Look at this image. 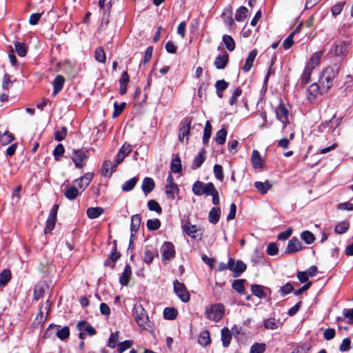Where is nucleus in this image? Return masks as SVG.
Masks as SVG:
<instances>
[{
  "mask_svg": "<svg viewBox=\"0 0 353 353\" xmlns=\"http://www.w3.org/2000/svg\"><path fill=\"white\" fill-rule=\"evenodd\" d=\"M336 75V71L332 67H327L322 71L319 81L322 90L327 91L331 88Z\"/></svg>",
  "mask_w": 353,
  "mask_h": 353,
  "instance_id": "nucleus-1",
  "label": "nucleus"
},
{
  "mask_svg": "<svg viewBox=\"0 0 353 353\" xmlns=\"http://www.w3.org/2000/svg\"><path fill=\"white\" fill-rule=\"evenodd\" d=\"M224 306L221 303H216L208 306L205 314L207 319L214 322L219 321L224 313Z\"/></svg>",
  "mask_w": 353,
  "mask_h": 353,
  "instance_id": "nucleus-2",
  "label": "nucleus"
},
{
  "mask_svg": "<svg viewBox=\"0 0 353 353\" xmlns=\"http://www.w3.org/2000/svg\"><path fill=\"white\" fill-rule=\"evenodd\" d=\"M133 315L137 323L140 327L147 329V327H149L148 316L141 305L134 306Z\"/></svg>",
  "mask_w": 353,
  "mask_h": 353,
  "instance_id": "nucleus-3",
  "label": "nucleus"
},
{
  "mask_svg": "<svg viewBox=\"0 0 353 353\" xmlns=\"http://www.w3.org/2000/svg\"><path fill=\"white\" fill-rule=\"evenodd\" d=\"M214 184L211 182L204 183L200 181H196L192 186V192L197 196L205 194L210 196V193L214 187Z\"/></svg>",
  "mask_w": 353,
  "mask_h": 353,
  "instance_id": "nucleus-4",
  "label": "nucleus"
},
{
  "mask_svg": "<svg viewBox=\"0 0 353 353\" xmlns=\"http://www.w3.org/2000/svg\"><path fill=\"white\" fill-rule=\"evenodd\" d=\"M174 291L176 295L184 303L190 301V296L186 287L183 283L179 282L178 280H174L173 282Z\"/></svg>",
  "mask_w": 353,
  "mask_h": 353,
  "instance_id": "nucleus-5",
  "label": "nucleus"
},
{
  "mask_svg": "<svg viewBox=\"0 0 353 353\" xmlns=\"http://www.w3.org/2000/svg\"><path fill=\"white\" fill-rule=\"evenodd\" d=\"M276 119L283 123V128H285L289 123V111L284 105L281 103L275 109Z\"/></svg>",
  "mask_w": 353,
  "mask_h": 353,
  "instance_id": "nucleus-6",
  "label": "nucleus"
},
{
  "mask_svg": "<svg viewBox=\"0 0 353 353\" xmlns=\"http://www.w3.org/2000/svg\"><path fill=\"white\" fill-rule=\"evenodd\" d=\"M72 159L77 168H82L84 166L83 162L88 159V151L85 150H74Z\"/></svg>",
  "mask_w": 353,
  "mask_h": 353,
  "instance_id": "nucleus-7",
  "label": "nucleus"
},
{
  "mask_svg": "<svg viewBox=\"0 0 353 353\" xmlns=\"http://www.w3.org/2000/svg\"><path fill=\"white\" fill-rule=\"evenodd\" d=\"M58 209L59 205H54L51 208L44 230L46 234L50 232L54 228Z\"/></svg>",
  "mask_w": 353,
  "mask_h": 353,
  "instance_id": "nucleus-8",
  "label": "nucleus"
},
{
  "mask_svg": "<svg viewBox=\"0 0 353 353\" xmlns=\"http://www.w3.org/2000/svg\"><path fill=\"white\" fill-rule=\"evenodd\" d=\"M162 260L168 261L175 256L174 245L170 242H165L161 246Z\"/></svg>",
  "mask_w": 353,
  "mask_h": 353,
  "instance_id": "nucleus-9",
  "label": "nucleus"
},
{
  "mask_svg": "<svg viewBox=\"0 0 353 353\" xmlns=\"http://www.w3.org/2000/svg\"><path fill=\"white\" fill-rule=\"evenodd\" d=\"M324 90H322L321 86L318 83H312L310 85V87L307 90L306 97L307 99L310 102H314L316 97L324 92Z\"/></svg>",
  "mask_w": 353,
  "mask_h": 353,
  "instance_id": "nucleus-10",
  "label": "nucleus"
},
{
  "mask_svg": "<svg viewBox=\"0 0 353 353\" xmlns=\"http://www.w3.org/2000/svg\"><path fill=\"white\" fill-rule=\"evenodd\" d=\"M94 176V174L92 172H87L83 176L79 177L74 181L77 183L79 189L81 192H83L86 188L89 185Z\"/></svg>",
  "mask_w": 353,
  "mask_h": 353,
  "instance_id": "nucleus-11",
  "label": "nucleus"
},
{
  "mask_svg": "<svg viewBox=\"0 0 353 353\" xmlns=\"http://www.w3.org/2000/svg\"><path fill=\"white\" fill-rule=\"evenodd\" d=\"M52 331H54L57 336L61 340H65L70 336V330L67 326L59 329V326L51 325L48 328L46 333Z\"/></svg>",
  "mask_w": 353,
  "mask_h": 353,
  "instance_id": "nucleus-12",
  "label": "nucleus"
},
{
  "mask_svg": "<svg viewBox=\"0 0 353 353\" xmlns=\"http://www.w3.org/2000/svg\"><path fill=\"white\" fill-rule=\"evenodd\" d=\"M303 249L301 242L296 238L293 237L288 241L285 253L292 254L297 252Z\"/></svg>",
  "mask_w": 353,
  "mask_h": 353,
  "instance_id": "nucleus-13",
  "label": "nucleus"
},
{
  "mask_svg": "<svg viewBox=\"0 0 353 353\" xmlns=\"http://www.w3.org/2000/svg\"><path fill=\"white\" fill-rule=\"evenodd\" d=\"M141 217L139 214H134L131 217L130 224V243L132 241V239L136 235L137 231L139 229L141 224Z\"/></svg>",
  "mask_w": 353,
  "mask_h": 353,
  "instance_id": "nucleus-14",
  "label": "nucleus"
},
{
  "mask_svg": "<svg viewBox=\"0 0 353 353\" xmlns=\"http://www.w3.org/2000/svg\"><path fill=\"white\" fill-rule=\"evenodd\" d=\"M323 54L324 50H323L315 52L311 55L307 65L312 69H314L320 63V61Z\"/></svg>",
  "mask_w": 353,
  "mask_h": 353,
  "instance_id": "nucleus-15",
  "label": "nucleus"
},
{
  "mask_svg": "<svg viewBox=\"0 0 353 353\" xmlns=\"http://www.w3.org/2000/svg\"><path fill=\"white\" fill-rule=\"evenodd\" d=\"M229 59V55L226 52H224L222 54H219L214 61V65L219 70L224 69Z\"/></svg>",
  "mask_w": 353,
  "mask_h": 353,
  "instance_id": "nucleus-16",
  "label": "nucleus"
},
{
  "mask_svg": "<svg viewBox=\"0 0 353 353\" xmlns=\"http://www.w3.org/2000/svg\"><path fill=\"white\" fill-rule=\"evenodd\" d=\"M132 276V269L129 264L125 266L124 270L119 278V283L121 285H128Z\"/></svg>",
  "mask_w": 353,
  "mask_h": 353,
  "instance_id": "nucleus-17",
  "label": "nucleus"
},
{
  "mask_svg": "<svg viewBox=\"0 0 353 353\" xmlns=\"http://www.w3.org/2000/svg\"><path fill=\"white\" fill-rule=\"evenodd\" d=\"M81 191L76 186L72 185L67 187L64 190L65 196L69 200H74L80 194Z\"/></svg>",
  "mask_w": 353,
  "mask_h": 353,
  "instance_id": "nucleus-18",
  "label": "nucleus"
},
{
  "mask_svg": "<svg viewBox=\"0 0 353 353\" xmlns=\"http://www.w3.org/2000/svg\"><path fill=\"white\" fill-rule=\"evenodd\" d=\"M155 254H157L156 248H152V245H146L143 256L144 262L148 264L150 263L153 261Z\"/></svg>",
  "mask_w": 353,
  "mask_h": 353,
  "instance_id": "nucleus-19",
  "label": "nucleus"
},
{
  "mask_svg": "<svg viewBox=\"0 0 353 353\" xmlns=\"http://www.w3.org/2000/svg\"><path fill=\"white\" fill-rule=\"evenodd\" d=\"M257 55V50L256 49L252 50L250 53L248 57H247L245 60V63L243 67V70L245 72H248L250 70L253 65V63L254 61V59Z\"/></svg>",
  "mask_w": 353,
  "mask_h": 353,
  "instance_id": "nucleus-20",
  "label": "nucleus"
},
{
  "mask_svg": "<svg viewBox=\"0 0 353 353\" xmlns=\"http://www.w3.org/2000/svg\"><path fill=\"white\" fill-rule=\"evenodd\" d=\"M65 78L62 75H58L55 77L53 82V96H56L63 88Z\"/></svg>",
  "mask_w": 353,
  "mask_h": 353,
  "instance_id": "nucleus-21",
  "label": "nucleus"
},
{
  "mask_svg": "<svg viewBox=\"0 0 353 353\" xmlns=\"http://www.w3.org/2000/svg\"><path fill=\"white\" fill-rule=\"evenodd\" d=\"M252 166L255 169L261 168L263 165V159L259 151L253 150L251 157Z\"/></svg>",
  "mask_w": 353,
  "mask_h": 353,
  "instance_id": "nucleus-22",
  "label": "nucleus"
},
{
  "mask_svg": "<svg viewBox=\"0 0 353 353\" xmlns=\"http://www.w3.org/2000/svg\"><path fill=\"white\" fill-rule=\"evenodd\" d=\"M121 254L117 251L116 246L113 249L111 252L109 258L105 261V265L111 267L112 268H114L115 262L120 258Z\"/></svg>",
  "mask_w": 353,
  "mask_h": 353,
  "instance_id": "nucleus-23",
  "label": "nucleus"
},
{
  "mask_svg": "<svg viewBox=\"0 0 353 353\" xmlns=\"http://www.w3.org/2000/svg\"><path fill=\"white\" fill-rule=\"evenodd\" d=\"M190 125L191 121L188 120L185 121V122L183 124H182L179 129V132L178 135L179 141H183L184 138L188 136L190 130Z\"/></svg>",
  "mask_w": 353,
  "mask_h": 353,
  "instance_id": "nucleus-24",
  "label": "nucleus"
},
{
  "mask_svg": "<svg viewBox=\"0 0 353 353\" xmlns=\"http://www.w3.org/2000/svg\"><path fill=\"white\" fill-rule=\"evenodd\" d=\"M205 150L202 149L195 157L192 165V168L193 169H197L202 165V163L204 162L205 159Z\"/></svg>",
  "mask_w": 353,
  "mask_h": 353,
  "instance_id": "nucleus-25",
  "label": "nucleus"
},
{
  "mask_svg": "<svg viewBox=\"0 0 353 353\" xmlns=\"http://www.w3.org/2000/svg\"><path fill=\"white\" fill-rule=\"evenodd\" d=\"M77 327L79 331L87 332L90 336H93L96 334L95 329L85 321H80L77 323Z\"/></svg>",
  "mask_w": 353,
  "mask_h": 353,
  "instance_id": "nucleus-26",
  "label": "nucleus"
},
{
  "mask_svg": "<svg viewBox=\"0 0 353 353\" xmlns=\"http://www.w3.org/2000/svg\"><path fill=\"white\" fill-rule=\"evenodd\" d=\"M155 184L154 180L150 177H145L142 183V190L145 194L151 192L154 188Z\"/></svg>",
  "mask_w": 353,
  "mask_h": 353,
  "instance_id": "nucleus-27",
  "label": "nucleus"
},
{
  "mask_svg": "<svg viewBox=\"0 0 353 353\" xmlns=\"http://www.w3.org/2000/svg\"><path fill=\"white\" fill-rule=\"evenodd\" d=\"M115 168L114 163H112L110 161H105L102 165L101 172L104 176H110L114 172Z\"/></svg>",
  "mask_w": 353,
  "mask_h": 353,
  "instance_id": "nucleus-28",
  "label": "nucleus"
},
{
  "mask_svg": "<svg viewBox=\"0 0 353 353\" xmlns=\"http://www.w3.org/2000/svg\"><path fill=\"white\" fill-rule=\"evenodd\" d=\"M221 216V210L219 208H212L209 212L208 219L212 224H216L219 222Z\"/></svg>",
  "mask_w": 353,
  "mask_h": 353,
  "instance_id": "nucleus-29",
  "label": "nucleus"
},
{
  "mask_svg": "<svg viewBox=\"0 0 353 353\" xmlns=\"http://www.w3.org/2000/svg\"><path fill=\"white\" fill-rule=\"evenodd\" d=\"M104 212L103 208L101 207L89 208L87 209L86 214L88 218L91 219H97Z\"/></svg>",
  "mask_w": 353,
  "mask_h": 353,
  "instance_id": "nucleus-30",
  "label": "nucleus"
},
{
  "mask_svg": "<svg viewBox=\"0 0 353 353\" xmlns=\"http://www.w3.org/2000/svg\"><path fill=\"white\" fill-rule=\"evenodd\" d=\"M343 316H338L336 318V321L338 322L343 321H345V319H347V323L349 324L353 323V308L352 309H347L345 308L343 310Z\"/></svg>",
  "mask_w": 353,
  "mask_h": 353,
  "instance_id": "nucleus-31",
  "label": "nucleus"
},
{
  "mask_svg": "<svg viewBox=\"0 0 353 353\" xmlns=\"http://www.w3.org/2000/svg\"><path fill=\"white\" fill-rule=\"evenodd\" d=\"M254 187L262 194H266L268 191L272 188V185L268 181L265 182L256 181L254 183Z\"/></svg>",
  "mask_w": 353,
  "mask_h": 353,
  "instance_id": "nucleus-32",
  "label": "nucleus"
},
{
  "mask_svg": "<svg viewBox=\"0 0 353 353\" xmlns=\"http://www.w3.org/2000/svg\"><path fill=\"white\" fill-rule=\"evenodd\" d=\"M232 339L230 330L228 327H223L221 330V341L223 347H226L230 345Z\"/></svg>",
  "mask_w": 353,
  "mask_h": 353,
  "instance_id": "nucleus-33",
  "label": "nucleus"
},
{
  "mask_svg": "<svg viewBox=\"0 0 353 353\" xmlns=\"http://www.w3.org/2000/svg\"><path fill=\"white\" fill-rule=\"evenodd\" d=\"M179 188L176 184L175 185H165V193L167 196L173 200L175 198V194L179 193Z\"/></svg>",
  "mask_w": 353,
  "mask_h": 353,
  "instance_id": "nucleus-34",
  "label": "nucleus"
},
{
  "mask_svg": "<svg viewBox=\"0 0 353 353\" xmlns=\"http://www.w3.org/2000/svg\"><path fill=\"white\" fill-rule=\"evenodd\" d=\"M11 279V272L8 269L3 270L0 274V287H4Z\"/></svg>",
  "mask_w": 353,
  "mask_h": 353,
  "instance_id": "nucleus-35",
  "label": "nucleus"
},
{
  "mask_svg": "<svg viewBox=\"0 0 353 353\" xmlns=\"http://www.w3.org/2000/svg\"><path fill=\"white\" fill-rule=\"evenodd\" d=\"M246 268V265L243 261H237L234 264V268L232 271L234 273V276H239L241 273L245 271Z\"/></svg>",
  "mask_w": 353,
  "mask_h": 353,
  "instance_id": "nucleus-36",
  "label": "nucleus"
},
{
  "mask_svg": "<svg viewBox=\"0 0 353 353\" xmlns=\"http://www.w3.org/2000/svg\"><path fill=\"white\" fill-rule=\"evenodd\" d=\"M198 342L200 345L203 346H206L210 343V332L208 330H204L201 332Z\"/></svg>",
  "mask_w": 353,
  "mask_h": 353,
  "instance_id": "nucleus-37",
  "label": "nucleus"
},
{
  "mask_svg": "<svg viewBox=\"0 0 353 353\" xmlns=\"http://www.w3.org/2000/svg\"><path fill=\"white\" fill-rule=\"evenodd\" d=\"M333 50L336 56H343L347 51V43L345 42H341L335 44Z\"/></svg>",
  "mask_w": 353,
  "mask_h": 353,
  "instance_id": "nucleus-38",
  "label": "nucleus"
},
{
  "mask_svg": "<svg viewBox=\"0 0 353 353\" xmlns=\"http://www.w3.org/2000/svg\"><path fill=\"white\" fill-rule=\"evenodd\" d=\"M170 169L174 173H180L182 170L181 159L179 156H176L172 159Z\"/></svg>",
  "mask_w": 353,
  "mask_h": 353,
  "instance_id": "nucleus-39",
  "label": "nucleus"
},
{
  "mask_svg": "<svg viewBox=\"0 0 353 353\" xmlns=\"http://www.w3.org/2000/svg\"><path fill=\"white\" fill-rule=\"evenodd\" d=\"M280 322L274 318H269L263 321V325L266 329L275 330L280 325Z\"/></svg>",
  "mask_w": 353,
  "mask_h": 353,
  "instance_id": "nucleus-40",
  "label": "nucleus"
},
{
  "mask_svg": "<svg viewBox=\"0 0 353 353\" xmlns=\"http://www.w3.org/2000/svg\"><path fill=\"white\" fill-rule=\"evenodd\" d=\"M212 132V125L209 121H207L205 125V128L203 131V143L205 145H207L209 142V139L211 136Z\"/></svg>",
  "mask_w": 353,
  "mask_h": 353,
  "instance_id": "nucleus-41",
  "label": "nucleus"
},
{
  "mask_svg": "<svg viewBox=\"0 0 353 353\" xmlns=\"http://www.w3.org/2000/svg\"><path fill=\"white\" fill-rule=\"evenodd\" d=\"M248 14V10L244 6L240 7L236 12L234 18L237 21H241L244 20Z\"/></svg>",
  "mask_w": 353,
  "mask_h": 353,
  "instance_id": "nucleus-42",
  "label": "nucleus"
},
{
  "mask_svg": "<svg viewBox=\"0 0 353 353\" xmlns=\"http://www.w3.org/2000/svg\"><path fill=\"white\" fill-rule=\"evenodd\" d=\"M178 312L174 307H166L163 310V316L165 319L174 320L177 316Z\"/></svg>",
  "mask_w": 353,
  "mask_h": 353,
  "instance_id": "nucleus-43",
  "label": "nucleus"
},
{
  "mask_svg": "<svg viewBox=\"0 0 353 353\" xmlns=\"http://www.w3.org/2000/svg\"><path fill=\"white\" fill-rule=\"evenodd\" d=\"M16 52L20 57H25L27 54L28 46L24 43L16 42L14 43Z\"/></svg>",
  "mask_w": 353,
  "mask_h": 353,
  "instance_id": "nucleus-44",
  "label": "nucleus"
},
{
  "mask_svg": "<svg viewBox=\"0 0 353 353\" xmlns=\"http://www.w3.org/2000/svg\"><path fill=\"white\" fill-rule=\"evenodd\" d=\"M95 59L101 63H105L106 60L105 53L103 47H98L94 52Z\"/></svg>",
  "mask_w": 353,
  "mask_h": 353,
  "instance_id": "nucleus-45",
  "label": "nucleus"
},
{
  "mask_svg": "<svg viewBox=\"0 0 353 353\" xmlns=\"http://www.w3.org/2000/svg\"><path fill=\"white\" fill-rule=\"evenodd\" d=\"M223 41L227 48V49L232 52L235 48V42L233 39V38L228 34H225L223 36Z\"/></svg>",
  "mask_w": 353,
  "mask_h": 353,
  "instance_id": "nucleus-46",
  "label": "nucleus"
},
{
  "mask_svg": "<svg viewBox=\"0 0 353 353\" xmlns=\"http://www.w3.org/2000/svg\"><path fill=\"white\" fill-rule=\"evenodd\" d=\"M350 227V223L347 221H341L334 228L336 233L342 234L345 233Z\"/></svg>",
  "mask_w": 353,
  "mask_h": 353,
  "instance_id": "nucleus-47",
  "label": "nucleus"
},
{
  "mask_svg": "<svg viewBox=\"0 0 353 353\" xmlns=\"http://www.w3.org/2000/svg\"><path fill=\"white\" fill-rule=\"evenodd\" d=\"M138 178L134 176L130 180L125 181L122 185V190L125 192L132 190L138 181Z\"/></svg>",
  "mask_w": 353,
  "mask_h": 353,
  "instance_id": "nucleus-48",
  "label": "nucleus"
},
{
  "mask_svg": "<svg viewBox=\"0 0 353 353\" xmlns=\"http://www.w3.org/2000/svg\"><path fill=\"white\" fill-rule=\"evenodd\" d=\"M227 137V130L225 129H221L216 134L215 141L219 145L225 143Z\"/></svg>",
  "mask_w": 353,
  "mask_h": 353,
  "instance_id": "nucleus-49",
  "label": "nucleus"
},
{
  "mask_svg": "<svg viewBox=\"0 0 353 353\" xmlns=\"http://www.w3.org/2000/svg\"><path fill=\"white\" fill-rule=\"evenodd\" d=\"M13 139V135L8 131H5L3 134L0 133V143L3 145L10 143Z\"/></svg>",
  "mask_w": 353,
  "mask_h": 353,
  "instance_id": "nucleus-50",
  "label": "nucleus"
},
{
  "mask_svg": "<svg viewBox=\"0 0 353 353\" xmlns=\"http://www.w3.org/2000/svg\"><path fill=\"white\" fill-rule=\"evenodd\" d=\"M301 238L306 244H311L315 241L314 235L310 231H303L301 234Z\"/></svg>",
  "mask_w": 353,
  "mask_h": 353,
  "instance_id": "nucleus-51",
  "label": "nucleus"
},
{
  "mask_svg": "<svg viewBox=\"0 0 353 353\" xmlns=\"http://www.w3.org/2000/svg\"><path fill=\"white\" fill-rule=\"evenodd\" d=\"M244 282H245V280H243V279L235 280L232 283L233 289L235 290L236 292H238L240 294L244 293V292H245Z\"/></svg>",
  "mask_w": 353,
  "mask_h": 353,
  "instance_id": "nucleus-52",
  "label": "nucleus"
},
{
  "mask_svg": "<svg viewBox=\"0 0 353 353\" xmlns=\"http://www.w3.org/2000/svg\"><path fill=\"white\" fill-rule=\"evenodd\" d=\"M133 345V341L130 340H126L117 345L118 353H123L126 350L130 348Z\"/></svg>",
  "mask_w": 353,
  "mask_h": 353,
  "instance_id": "nucleus-53",
  "label": "nucleus"
},
{
  "mask_svg": "<svg viewBox=\"0 0 353 353\" xmlns=\"http://www.w3.org/2000/svg\"><path fill=\"white\" fill-rule=\"evenodd\" d=\"M314 69L306 65L305 70L301 75V82L302 83H307L310 81L311 79V74Z\"/></svg>",
  "mask_w": 353,
  "mask_h": 353,
  "instance_id": "nucleus-54",
  "label": "nucleus"
},
{
  "mask_svg": "<svg viewBox=\"0 0 353 353\" xmlns=\"http://www.w3.org/2000/svg\"><path fill=\"white\" fill-rule=\"evenodd\" d=\"M146 225L149 230H156L161 227V221L158 219H148Z\"/></svg>",
  "mask_w": 353,
  "mask_h": 353,
  "instance_id": "nucleus-55",
  "label": "nucleus"
},
{
  "mask_svg": "<svg viewBox=\"0 0 353 353\" xmlns=\"http://www.w3.org/2000/svg\"><path fill=\"white\" fill-rule=\"evenodd\" d=\"M119 332H115L110 334L109 339H108V345L109 347L114 348L117 346V343L119 341Z\"/></svg>",
  "mask_w": 353,
  "mask_h": 353,
  "instance_id": "nucleus-56",
  "label": "nucleus"
},
{
  "mask_svg": "<svg viewBox=\"0 0 353 353\" xmlns=\"http://www.w3.org/2000/svg\"><path fill=\"white\" fill-rule=\"evenodd\" d=\"M68 129L65 126L61 128V130H58L54 132V139L58 141L63 140L67 134Z\"/></svg>",
  "mask_w": 353,
  "mask_h": 353,
  "instance_id": "nucleus-57",
  "label": "nucleus"
},
{
  "mask_svg": "<svg viewBox=\"0 0 353 353\" xmlns=\"http://www.w3.org/2000/svg\"><path fill=\"white\" fill-rule=\"evenodd\" d=\"M148 209L151 211H154L158 214L162 212V208L159 204L154 200H150L148 203Z\"/></svg>",
  "mask_w": 353,
  "mask_h": 353,
  "instance_id": "nucleus-58",
  "label": "nucleus"
},
{
  "mask_svg": "<svg viewBox=\"0 0 353 353\" xmlns=\"http://www.w3.org/2000/svg\"><path fill=\"white\" fill-rule=\"evenodd\" d=\"M251 290H252L253 294H254L257 297L261 299L265 296V293H264L263 290L261 285H252Z\"/></svg>",
  "mask_w": 353,
  "mask_h": 353,
  "instance_id": "nucleus-59",
  "label": "nucleus"
},
{
  "mask_svg": "<svg viewBox=\"0 0 353 353\" xmlns=\"http://www.w3.org/2000/svg\"><path fill=\"white\" fill-rule=\"evenodd\" d=\"M265 350L264 343H254L250 348V353H263Z\"/></svg>",
  "mask_w": 353,
  "mask_h": 353,
  "instance_id": "nucleus-60",
  "label": "nucleus"
},
{
  "mask_svg": "<svg viewBox=\"0 0 353 353\" xmlns=\"http://www.w3.org/2000/svg\"><path fill=\"white\" fill-rule=\"evenodd\" d=\"M213 170L216 178L219 181H222L224 177L223 172V167L221 165L216 164L214 165Z\"/></svg>",
  "mask_w": 353,
  "mask_h": 353,
  "instance_id": "nucleus-61",
  "label": "nucleus"
},
{
  "mask_svg": "<svg viewBox=\"0 0 353 353\" xmlns=\"http://www.w3.org/2000/svg\"><path fill=\"white\" fill-rule=\"evenodd\" d=\"M64 152H65V150H64L63 145L62 144L57 145L53 151V155L54 157V159L56 160H59V158L61 156H63Z\"/></svg>",
  "mask_w": 353,
  "mask_h": 353,
  "instance_id": "nucleus-62",
  "label": "nucleus"
},
{
  "mask_svg": "<svg viewBox=\"0 0 353 353\" xmlns=\"http://www.w3.org/2000/svg\"><path fill=\"white\" fill-rule=\"evenodd\" d=\"M183 230L187 234L192 236H194V234L197 232L196 226L190 223L185 224L183 227Z\"/></svg>",
  "mask_w": 353,
  "mask_h": 353,
  "instance_id": "nucleus-63",
  "label": "nucleus"
},
{
  "mask_svg": "<svg viewBox=\"0 0 353 353\" xmlns=\"http://www.w3.org/2000/svg\"><path fill=\"white\" fill-rule=\"evenodd\" d=\"M12 85V82L10 79V75L8 74H5L3 78L2 82V88L4 90H8L11 88Z\"/></svg>",
  "mask_w": 353,
  "mask_h": 353,
  "instance_id": "nucleus-64",
  "label": "nucleus"
}]
</instances>
